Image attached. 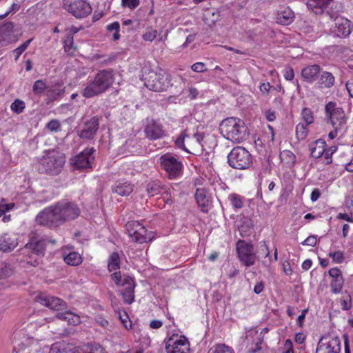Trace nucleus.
<instances>
[{"label":"nucleus","instance_id":"obj_1","mask_svg":"<svg viewBox=\"0 0 353 353\" xmlns=\"http://www.w3.org/2000/svg\"><path fill=\"white\" fill-rule=\"evenodd\" d=\"M114 81L115 77L112 69L99 70L93 79L88 82L81 91V94L87 99L101 94L110 89Z\"/></svg>","mask_w":353,"mask_h":353},{"label":"nucleus","instance_id":"obj_2","mask_svg":"<svg viewBox=\"0 0 353 353\" xmlns=\"http://www.w3.org/2000/svg\"><path fill=\"white\" fill-rule=\"evenodd\" d=\"M219 130L223 137L233 143H242L249 136L248 129L244 121L236 117L223 119L219 125Z\"/></svg>","mask_w":353,"mask_h":353},{"label":"nucleus","instance_id":"obj_3","mask_svg":"<svg viewBox=\"0 0 353 353\" xmlns=\"http://www.w3.org/2000/svg\"><path fill=\"white\" fill-rule=\"evenodd\" d=\"M65 162L63 153L57 150H48L39 159L37 170L41 174L57 175L61 172Z\"/></svg>","mask_w":353,"mask_h":353},{"label":"nucleus","instance_id":"obj_4","mask_svg":"<svg viewBox=\"0 0 353 353\" xmlns=\"http://www.w3.org/2000/svg\"><path fill=\"white\" fill-rule=\"evenodd\" d=\"M144 85L154 92H163L171 85L170 76L163 69L150 70L143 74Z\"/></svg>","mask_w":353,"mask_h":353},{"label":"nucleus","instance_id":"obj_5","mask_svg":"<svg viewBox=\"0 0 353 353\" xmlns=\"http://www.w3.org/2000/svg\"><path fill=\"white\" fill-rule=\"evenodd\" d=\"M159 163L168 179L176 180L182 176L183 165L176 155L170 152L163 154L159 157Z\"/></svg>","mask_w":353,"mask_h":353},{"label":"nucleus","instance_id":"obj_6","mask_svg":"<svg viewBox=\"0 0 353 353\" xmlns=\"http://www.w3.org/2000/svg\"><path fill=\"white\" fill-rule=\"evenodd\" d=\"M228 162L234 169L245 170L252 164V157L245 148L236 146L228 154Z\"/></svg>","mask_w":353,"mask_h":353},{"label":"nucleus","instance_id":"obj_7","mask_svg":"<svg viewBox=\"0 0 353 353\" xmlns=\"http://www.w3.org/2000/svg\"><path fill=\"white\" fill-rule=\"evenodd\" d=\"M125 228L132 240L139 243L150 242L155 237V234L153 232L148 231L137 221H128L125 224Z\"/></svg>","mask_w":353,"mask_h":353},{"label":"nucleus","instance_id":"obj_8","mask_svg":"<svg viewBox=\"0 0 353 353\" xmlns=\"http://www.w3.org/2000/svg\"><path fill=\"white\" fill-rule=\"evenodd\" d=\"M325 115L332 126L347 128V117L344 110L336 102L329 101L325 106Z\"/></svg>","mask_w":353,"mask_h":353},{"label":"nucleus","instance_id":"obj_9","mask_svg":"<svg viewBox=\"0 0 353 353\" xmlns=\"http://www.w3.org/2000/svg\"><path fill=\"white\" fill-rule=\"evenodd\" d=\"M111 279L117 285L125 286V289L122 291V296L123 301L127 304H131L134 301V287L135 283L134 279L127 275L123 277L121 272H114L111 274Z\"/></svg>","mask_w":353,"mask_h":353},{"label":"nucleus","instance_id":"obj_10","mask_svg":"<svg viewBox=\"0 0 353 353\" xmlns=\"http://www.w3.org/2000/svg\"><path fill=\"white\" fill-rule=\"evenodd\" d=\"M236 250L237 257L243 265L250 267L256 263V255L251 241L239 239L236 244Z\"/></svg>","mask_w":353,"mask_h":353},{"label":"nucleus","instance_id":"obj_11","mask_svg":"<svg viewBox=\"0 0 353 353\" xmlns=\"http://www.w3.org/2000/svg\"><path fill=\"white\" fill-rule=\"evenodd\" d=\"M61 220L56 204L46 208L36 217V221L39 225L50 228L62 225Z\"/></svg>","mask_w":353,"mask_h":353},{"label":"nucleus","instance_id":"obj_12","mask_svg":"<svg viewBox=\"0 0 353 353\" xmlns=\"http://www.w3.org/2000/svg\"><path fill=\"white\" fill-rule=\"evenodd\" d=\"M65 9L77 19H83L91 14L92 8L88 0H64Z\"/></svg>","mask_w":353,"mask_h":353},{"label":"nucleus","instance_id":"obj_13","mask_svg":"<svg viewBox=\"0 0 353 353\" xmlns=\"http://www.w3.org/2000/svg\"><path fill=\"white\" fill-rule=\"evenodd\" d=\"M190 342L183 335L172 334L165 340L166 353H190Z\"/></svg>","mask_w":353,"mask_h":353},{"label":"nucleus","instance_id":"obj_14","mask_svg":"<svg viewBox=\"0 0 353 353\" xmlns=\"http://www.w3.org/2000/svg\"><path fill=\"white\" fill-rule=\"evenodd\" d=\"M93 148H86L79 154L71 159V164L74 169L80 171H88L92 169L94 157Z\"/></svg>","mask_w":353,"mask_h":353},{"label":"nucleus","instance_id":"obj_15","mask_svg":"<svg viewBox=\"0 0 353 353\" xmlns=\"http://www.w3.org/2000/svg\"><path fill=\"white\" fill-rule=\"evenodd\" d=\"M55 204L62 224L65 221L77 219L80 214L79 208L73 202L61 201Z\"/></svg>","mask_w":353,"mask_h":353},{"label":"nucleus","instance_id":"obj_16","mask_svg":"<svg viewBox=\"0 0 353 353\" xmlns=\"http://www.w3.org/2000/svg\"><path fill=\"white\" fill-rule=\"evenodd\" d=\"M144 132L150 140L160 139L165 136V130L163 125L157 120L147 117L144 123Z\"/></svg>","mask_w":353,"mask_h":353},{"label":"nucleus","instance_id":"obj_17","mask_svg":"<svg viewBox=\"0 0 353 353\" xmlns=\"http://www.w3.org/2000/svg\"><path fill=\"white\" fill-rule=\"evenodd\" d=\"M328 276L330 277V291L334 294H340L343 288L345 279L342 271L338 268L334 267L329 270Z\"/></svg>","mask_w":353,"mask_h":353},{"label":"nucleus","instance_id":"obj_18","mask_svg":"<svg viewBox=\"0 0 353 353\" xmlns=\"http://www.w3.org/2000/svg\"><path fill=\"white\" fill-rule=\"evenodd\" d=\"M353 29L352 22L347 18L337 17L334 19V26L332 32L339 37L345 38L348 37Z\"/></svg>","mask_w":353,"mask_h":353},{"label":"nucleus","instance_id":"obj_19","mask_svg":"<svg viewBox=\"0 0 353 353\" xmlns=\"http://www.w3.org/2000/svg\"><path fill=\"white\" fill-rule=\"evenodd\" d=\"M99 127V120L94 116L86 121L79 132V137L81 139H92L97 133Z\"/></svg>","mask_w":353,"mask_h":353},{"label":"nucleus","instance_id":"obj_20","mask_svg":"<svg viewBox=\"0 0 353 353\" xmlns=\"http://www.w3.org/2000/svg\"><path fill=\"white\" fill-rule=\"evenodd\" d=\"M341 341L339 337L331 338L326 343H318L316 353H340Z\"/></svg>","mask_w":353,"mask_h":353},{"label":"nucleus","instance_id":"obj_21","mask_svg":"<svg viewBox=\"0 0 353 353\" xmlns=\"http://www.w3.org/2000/svg\"><path fill=\"white\" fill-rule=\"evenodd\" d=\"M39 302L51 310H62L65 307V303L61 299L50 296H40L38 299Z\"/></svg>","mask_w":353,"mask_h":353},{"label":"nucleus","instance_id":"obj_22","mask_svg":"<svg viewBox=\"0 0 353 353\" xmlns=\"http://www.w3.org/2000/svg\"><path fill=\"white\" fill-rule=\"evenodd\" d=\"M320 72L321 67L319 65H308L301 70V76L305 81L312 83L316 81Z\"/></svg>","mask_w":353,"mask_h":353},{"label":"nucleus","instance_id":"obj_23","mask_svg":"<svg viewBox=\"0 0 353 353\" xmlns=\"http://www.w3.org/2000/svg\"><path fill=\"white\" fill-rule=\"evenodd\" d=\"M294 18L295 14L293 10L289 7H285L278 11L276 16V22L283 26H288L294 21Z\"/></svg>","mask_w":353,"mask_h":353},{"label":"nucleus","instance_id":"obj_24","mask_svg":"<svg viewBox=\"0 0 353 353\" xmlns=\"http://www.w3.org/2000/svg\"><path fill=\"white\" fill-rule=\"evenodd\" d=\"M203 136L200 134H194L192 137L187 135L185 145L187 146L188 153L194 154L196 152L201 150V141Z\"/></svg>","mask_w":353,"mask_h":353},{"label":"nucleus","instance_id":"obj_25","mask_svg":"<svg viewBox=\"0 0 353 353\" xmlns=\"http://www.w3.org/2000/svg\"><path fill=\"white\" fill-rule=\"evenodd\" d=\"M112 189V192L121 196H127L132 192L134 185L127 181H117Z\"/></svg>","mask_w":353,"mask_h":353},{"label":"nucleus","instance_id":"obj_26","mask_svg":"<svg viewBox=\"0 0 353 353\" xmlns=\"http://www.w3.org/2000/svg\"><path fill=\"white\" fill-rule=\"evenodd\" d=\"M251 334V329H250L245 336V341L248 343L251 344V347L249 349V352L252 353H256L261 350L262 347L261 345L263 343L264 339L261 336L255 335L254 333Z\"/></svg>","mask_w":353,"mask_h":353},{"label":"nucleus","instance_id":"obj_27","mask_svg":"<svg viewBox=\"0 0 353 353\" xmlns=\"http://www.w3.org/2000/svg\"><path fill=\"white\" fill-rule=\"evenodd\" d=\"M195 199L201 210L203 212H208L210 199L207 194V191L203 188H197L195 193Z\"/></svg>","mask_w":353,"mask_h":353},{"label":"nucleus","instance_id":"obj_28","mask_svg":"<svg viewBox=\"0 0 353 353\" xmlns=\"http://www.w3.org/2000/svg\"><path fill=\"white\" fill-rule=\"evenodd\" d=\"M326 146L325 140L322 139L316 140L310 145L311 156L316 159L321 157L325 152Z\"/></svg>","mask_w":353,"mask_h":353},{"label":"nucleus","instance_id":"obj_29","mask_svg":"<svg viewBox=\"0 0 353 353\" xmlns=\"http://www.w3.org/2000/svg\"><path fill=\"white\" fill-rule=\"evenodd\" d=\"M18 245L17 239L14 236L4 234L0 240V250L3 252H10Z\"/></svg>","mask_w":353,"mask_h":353},{"label":"nucleus","instance_id":"obj_30","mask_svg":"<svg viewBox=\"0 0 353 353\" xmlns=\"http://www.w3.org/2000/svg\"><path fill=\"white\" fill-rule=\"evenodd\" d=\"M280 160L286 168H292L296 163V155L289 150H284L280 152Z\"/></svg>","mask_w":353,"mask_h":353},{"label":"nucleus","instance_id":"obj_31","mask_svg":"<svg viewBox=\"0 0 353 353\" xmlns=\"http://www.w3.org/2000/svg\"><path fill=\"white\" fill-rule=\"evenodd\" d=\"M335 83V78L333 74L327 71H323L321 73L319 78V87L320 88H330Z\"/></svg>","mask_w":353,"mask_h":353},{"label":"nucleus","instance_id":"obj_32","mask_svg":"<svg viewBox=\"0 0 353 353\" xmlns=\"http://www.w3.org/2000/svg\"><path fill=\"white\" fill-rule=\"evenodd\" d=\"M26 248L32 250V252L38 255L43 256L46 248V243L44 240L31 239L29 243L26 245Z\"/></svg>","mask_w":353,"mask_h":353},{"label":"nucleus","instance_id":"obj_33","mask_svg":"<svg viewBox=\"0 0 353 353\" xmlns=\"http://www.w3.org/2000/svg\"><path fill=\"white\" fill-rule=\"evenodd\" d=\"M56 317L60 320L65 321L70 325H78L80 323V317L79 316L69 312L65 311L63 312H58L56 315Z\"/></svg>","mask_w":353,"mask_h":353},{"label":"nucleus","instance_id":"obj_34","mask_svg":"<svg viewBox=\"0 0 353 353\" xmlns=\"http://www.w3.org/2000/svg\"><path fill=\"white\" fill-rule=\"evenodd\" d=\"M63 261L69 265L78 266L82 263L83 258L77 252L72 251L63 255Z\"/></svg>","mask_w":353,"mask_h":353},{"label":"nucleus","instance_id":"obj_35","mask_svg":"<svg viewBox=\"0 0 353 353\" xmlns=\"http://www.w3.org/2000/svg\"><path fill=\"white\" fill-rule=\"evenodd\" d=\"M121 260L120 256L117 252H112L108 259V269L110 272L114 271V272H120Z\"/></svg>","mask_w":353,"mask_h":353},{"label":"nucleus","instance_id":"obj_36","mask_svg":"<svg viewBox=\"0 0 353 353\" xmlns=\"http://www.w3.org/2000/svg\"><path fill=\"white\" fill-rule=\"evenodd\" d=\"M146 190L149 196H154L165 192V188L160 181H152L148 184Z\"/></svg>","mask_w":353,"mask_h":353},{"label":"nucleus","instance_id":"obj_37","mask_svg":"<svg viewBox=\"0 0 353 353\" xmlns=\"http://www.w3.org/2000/svg\"><path fill=\"white\" fill-rule=\"evenodd\" d=\"M331 1H332V0H309L306 5L312 10L315 8L319 9L321 12L323 9L330 4Z\"/></svg>","mask_w":353,"mask_h":353},{"label":"nucleus","instance_id":"obj_38","mask_svg":"<svg viewBox=\"0 0 353 353\" xmlns=\"http://www.w3.org/2000/svg\"><path fill=\"white\" fill-rule=\"evenodd\" d=\"M228 199L235 210L241 209L243 207V197L241 195L232 193L228 196Z\"/></svg>","mask_w":353,"mask_h":353},{"label":"nucleus","instance_id":"obj_39","mask_svg":"<svg viewBox=\"0 0 353 353\" xmlns=\"http://www.w3.org/2000/svg\"><path fill=\"white\" fill-rule=\"evenodd\" d=\"M64 50L68 54H74L76 48L74 46V39L72 34H68L63 41Z\"/></svg>","mask_w":353,"mask_h":353},{"label":"nucleus","instance_id":"obj_40","mask_svg":"<svg viewBox=\"0 0 353 353\" xmlns=\"http://www.w3.org/2000/svg\"><path fill=\"white\" fill-rule=\"evenodd\" d=\"M340 303H341V308L343 310L347 311L352 308V296L347 291H345L343 293V294L340 299Z\"/></svg>","mask_w":353,"mask_h":353},{"label":"nucleus","instance_id":"obj_41","mask_svg":"<svg viewBox=\"0 0 353 353\" xmlns=\"http://www.w3.org/2000/svg\"><path fill=\"white\" fill-rule=\"evenodd\" d=\"M13 25L12 23L5 24L0 27V42L5 41L10 36L12 32Z\"/></svg>","mask_w":353,"mask_h":353},{"label":"nucleus","instance_id":"obj_42","mask_svg":"<svg viewBox=\"0 0 353 353\" xmlns=\"http://www.w3.org/2000/svg\"><path fill=\"white\" fill-rule=\"evenodd\" d=\"M26 108V103L23 101L17 99L10 105L11 110L17 114L22 113Z\"/></svg>","mask_w":353,"mask_h":353},{"label":"nucleus","instance_id":"obj_43","mask_svg":"<svg viewBox=\"0 0 353 353\" xmlns=\"http://www.w3.org/2000/svg\"><path fill=\"white\" fill-rule=\"evenodd\" d=\"M306 123H299L296 126V134L299 140H304L308 134V129Z\"/></svg>","mask_w":353,"mask_h":353},{"label":"nucleus","instance_id":"obj_44","mask_svg":"<svg viewBox=\"0 0 353 353\" xmlns=\"http://www.w3.org/2000/svg\"><path fill=\"white\" fill-rule=\"evenodd\" d=\"M211 350H212V353H235L232 347L224 343L216 344Z\"/></svg>","mask_w":353,"mask_h":353},{"label":"nucleus","instance_id":"obj_45","mask_svg":"<svg viewBox=\"0 0 353 353\" xmlns=\"http://www.w3.org/2000/svg\"><path fill=\"white\" fill-rule=\"evenodd\" d=\"M303 120L307 125L312 124L314 122V117L312 110L309 108H304L301 112Z\"/></svg>","mask_w":353,"mask_h":353},{"label":"nucleus","instance_id":"obj_46","mask_svg":"<svg viewBox=\"0 0 353 353\" xmlns=\"http://www.w3.org/2000/svg\"><path fill=\"white\" fill-rule=\"evenodd\" d=\"M328 256L330 257L335 263H342L345 260L344 252L341 250L330 252Z\"/></svg>","mask_w":353,"mask_h":353},{"label":"nucleus","instance_id":"obj_47","mask_svg":"<svg viewBox=\"0 0 353 353\" xmlns=\"http://www.w3.org/2000/svg\"><path fill=\"white\" fill-rule=\"evenodd\" d=\"M32 41V39H30L25 41L23 43H22L20 46L17 48L12 51V53L14 55V59L15 61H17L19 58V57L21 55V54L28 48V46Z\"/></svg>","mask_w":353,"mask_h":353},{"label":"nucleus","instance_id":"obj_48","mask_svg":"<svg viewBox=\"0 0 353 353\" xmlns=\"http://www.w3.org/2000/svg\"><path fill=\"white\" fill-rule=\"evenodd\" d=\"M107 30L109 32L114 31L113 34V39L114 41L118 40L120 38V24L118 21H114L107 26Z\"/></svg>","mask_w":353,"mask_h":353},{"label":"nucleus","instance_id":"obj_49","mask_svg":"<svg viewBox=\"0 0 353 353\" xmlns=\"http://www.w3.org/2000/svg\"><path fill=\"white\" fill-rule=\"evenodd\" d=\"M159 33L157 30L152 28H148L143 34L142 38L145 41H153L158 36Z\"/></svg>","mask_w":353,"mask_h":353},{"label":"nucleus","instance_id":"obj_50","mask_svg":"<svg viewBox=\"0 0 353 353\" xmlns=\"http://www.w3.org/2000/svg\"><path fill=\"white\" fill-rule=\"evenodd\" d=\"M186 137H187L186 133L185 132H183L180 134V135L178 137V138L175 141L176 146L178 148L184 150L185 152L188 151V150L186 149L187 146L185 145Z\"/></svg>","mask_w":353,"mask_h":353},{"label":"nucleus","instance_id":"obj_51","mask_svg":"<svg viewBox=\"0 0 353 353\" xmlns=\"http://www.w3.org/2000/svg\"><path fill=\"white\" fill-rule=\"evenodd\" d=\"M118 314H119V317L122 324L123 325V326L126 329L131 328L132 323H131L130 320L129 319V316H128L127 312L124 310H122V311H119Z\"/></svg>","mask_w":353,"mask_h":353},{"label":"nucleus","instance_id":"obj_52","mask_svg":"<svg viewBox=\"0 0 353 353\" xmlns=\"http://www.w3.org/2000/svg\"><path fill=\"white\" fill-rule=\"evenodd\" d=\"M46 84L42 80H37L34 83L32 91L35 94H40L44 92Z\"/></svg>","mask_w":353,"mask_h":353},{"label":"nucleus","instance_id":"obj_53","mask_svg":"<svg viewBox=\"0 0 353 353\" xmlns=\"http://www.w3.org/2000/svg\"><path fill=\"white\" fill-rule=\"evenodd\" d=\"M46 128L51 132H57L61 130V123L57 119L50 120L46 125Z\"/></svg>","mask_w":353,"mask_h":353},{"label":"nucleus","instance_id":"obj_54","mask_svg":"<svg viewBox=\"0 0 353 353\" xmlns=\"http://www.w3.org/2000/svg\"><path fill=\"white\" fill-rule=\"evenodd\" d=\"M63 92V90L50 89L48 90L47 96L50 100H56Z\"/></svg>","mask_w":353,"mask_h":353},{"label":"nucleus","instance_id":"obj_55","mask_svg":"<svg viewBox=\"0 0 353 353\" xmlns=\"http://www.w3.org/2000/svg\"><path fill=\"white\" fill-rule=\"evenodd\" d=\"M332 128H333V130L332 131H330L328 134V138L330 140L335 139L340 132H341V131L345 132L347 130V128L339 127V126H336V125L332 126Z\"/></svg>","mask_w":353,"mask_h":353},{"label":"nucleus","instance_id":"obj_56","mask_svg":"<svg viewBox=\"0 0 353 353\" xmlns=\"http://www.w3.org/2000/svg\"><path fill=\"white\" fill-rule=\"evenodd\" d=\"M121 3L123 6H126L130 10H134L139 5L140 0H121Z\"/></svg>","mask_w":353,"mask_h":353},{"label":"nucleus","instance_id":"obj_57","mask_svg":"<svg viewBox=\"0 0 353 353\" xmlns=\"http://www.w3.org/2000/svg\"><path fill=\"white\" fill-rule=\"evenodd\" d=\"M284 78L287 81H292L294 78V70L292 67H286L283 70Z\"/></svg>","mask_w":353,"mask_h":353},{"label":"nucleus","instance_id":"obj_58","mask_svg":"<svg viewBox=\"0 0 353 353\" xmlns=\"http://www.w3.org/2000/svg\"><path fill=\"white\" fill-rule=\"evenodd\" d=\"M191 69L196 72H203L206 71L205 64L203 62H196L191 66Z\"/></svg>","mask_w":353,"mask_h":353},{"label":"nucleus","instance_id":"obj_59","mask_svg":"<svg viewBox=\"0 0 353 353\" xmlns=\"http://www.w3.org/2000/svg\"><path fill=\"white\" fill-rule=\"evenodd\" d=\"M11 273V270L8 268L7 265L0 263V279L8 276Z\"/></svg>","mask_w":353,"mask_h":353},{"label":"nucleus","instance_id":"obj_60","mask_svg":"<svg viewBox=\"0 0 353 353\" xmlns=\"http://www.w3.org/2000/svg\"><path fill=\"white\" fill-rule=\"evenodd\" d=\"M317 243L316 237L313 235L309 236L306 239H305L301 244L303 245H309L314 247L316 245Z\"/></svg>","mask_w":353,"mask_h":353},{"label":"nucleus","instance_id":"obj_61","mask_svg":"<svg viewBox=\"0 0 353 353\" xmlns=\"http://www.w3.org/2000/svg\"><path fill=\"white\" fill-rule=\"evenodd\" d=\"M285 350L283 353H294L293 350V343L290 339H287L284 343Z\"/></svg>","mask_w":353,"mask_h":353},{"label":"nucleus","instance_id":"obj_62","mask_svg":"<svg viewBox=\"0 0 353 353\" xmlns=\"http://www.w3.org/2000/svg\"><path fill=\"white\" fill-rule=\"evenodd\" d=\"M323 154H324L323 163L325 165H329V164L332 163L333 154L330 153V152L325 148V152H324Z\"/></svg>","mask_w":353,"mask_h":353},{"label":"nucleus","instance_id":"obj_63","mask_svg":"<svg viewBox=\"0 0 353 353\" xmlns=\"http://www.w3.org/2000/svg\"><path fill=\"white\" fill-rule=\"evenodd\" d=\"M307 312H308L307 309L303 310L301 312V314L298 316V318L296 319V323L300 327H302L303 325V321H304L305 315L307 313Z\"/></svg>","mask_w":353,"mask_h":353},{"label":"nucleus","instance_id":"obj_64","mask_svg":"<svg viewBox=\"0 0 353 353\" xmlns=\"http://www.w3.org/2000/svg\"><path fill=\"white\" fill-rule=\"evenodd\" d=\"M321 192L319 189L314 188L312 190L310 194V199L312 202L316 201L321 196Z\"/></svg>","mask_w":353,"mask_h":353}]
</instances>
